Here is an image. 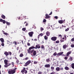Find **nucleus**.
<instances>
[{"instance_id": "obj_1", "label": "nucleus", "mask_w": 74, "mask_h": 74, "mask_svg": "<svg viewBox=\"0 0 74 74\" xmlns=\"http://www.w3.org/2000/svg\"><path fill=\"white\" fill-rule=\"evenodd\" d=\"M35 49V47L34 46H32L30 47L29 48V49L27 50V51L29 53H33V56H35L36 54V51H34V49L31 50V49Z\"/></svg>"}, {"instance_id": "obj_2", "label": "nucleus", "mask_w": 74, "mask_h": 74, "mask_svg": "<svg viewBox=\"0 0 74 74\" xmlns=\"http://www.w3.org/2000/svg\"><path fill=\"white\" fill-rule=\"evenodd\" d=\"M16 69H17V68H15L14 69H12L10 70H9L8 71V73L9 74H13L14 73H15V72H16Z\"/></svg>"}, {"instance_id": "obj_3", "label": "nucleus", "mask_w": 74, "mask_h": 74, "mask_svg": "<svg viewBox=\"0 0 74 74\" xmlns=\"http://www.w3.org/2000/svg\"><path fill=\"white\" fill-rule=\"evenodd\" d=\"M31 63V61L30 60L28 61L25 64V65H24V66H28L30 63Z\"/></svg>"}, {"instance_id": "obj_4", "label": "nucleus", "mask_w": 74, "mask_h": 74, "mask_svg": "<svg viewBox=\"0 0 74 74\" xmlns=\"http://www.w3.org/2000/svg\"><path fill=\"white\" fill-rule=\"evenodd\" d=\"M34 34V32H29L28 33V35L29 37H33V35Z\"/></svg>"}, {"instance_id": "obj_5", "label": "nucleus", "mask_w": 74, "mask_h": 74, "mask_svg": "<svg viewBox=\"0 0 74 74\" xmlns=\"http://www.w3.org/2000/svg\"><path fill=\"white\" fill-rule=\"evenodd\" d=\"M56 39H57V37L55 36L52 37L51 38V40L52 41H56Z\"/></svg>"}, {"instance_id": "obj_6", "label": "nucleus", "mask_w": 74, "mask_h": 74, "mask_svg": "<svg viewBox=\"0 0 74 74\" xmlns=\"http://www.w3.org/2000/svg\"><path fill=\"white\" fill-rule=\"evenodd\" d=\"M65 21V20H60L58 21V22L59 23H60V24H62V23H64V22Z\"/></svg>"}, {"instance_id": "obj_7", "label": "nucleus", "mask_w": 74, "mask_h": 74, "mask_svg": "<svg viewBox=\"0 0 74 74\" xmlns=\"http://www.w3.org/2000/svg\"><path fill=\"white\" fill-rule=\"evenodd\" d=\"M50 64H46L45 65V68H50Z\"/></svg>"}, {"instance_id": "obj_8", "label": "nucleus", "mask_w": 74, "mask_h": 74, "mask_svg": "<svg viewBox=\"0 0 74 74\" xmlns=\"http://www.w3.org/2000/svg\"><path fill=\"white\" fill-rule=\"evenodd\" d=\"M73 57H72L71 56H70L68 60L69 61V62H71L72 61V60H73Z\"/></svg>"}, {"instance_id": "obj_9", "label": "nucleus", "mask_w": 74, "mask_h": 74, "mask_svg": "<svg viewBox=\"0 0 74 74\" xmlns=\"http://www.w3.org/2000/svg\"><path fill=\"white\" fill-rule=\"evenodd\" d=\"M46 17H45V19H48L50 18V16L48 15L47 14H45Z\"/></svg>"}, {"instance_id": "obj_10", "label": "nucleus", "mask_w": 74, "mask_h": 74, "mask_svg": "<svg viewBox=\"0 0 74 74\" xmlns=\"http://www.w3.org/2000/svg\"><path fill=\"white\" fill-rule=\"evenodd\" d=\"M46 35H47V36H49L50 35V33L49 31H47L46 33Z\"/></svg>"}, {"instance_id": "obj_11", "label": "nucleus", "mask_w": 74, "mask_h": 74, "mask_svg": "<svg viewBox=\"0 0 74 74\" xmlns=\"http://www.w3.org/2000/svg\"><path fill=\"white\" fill-rule=\"evenodd\" d=\"M68 47V46H67V45H64L63 46V49H66V48H67Z\"/></svg>"}, {"instance_id": "obj_12", "label": "nucleus", "mask_w": 74, "mask_h": 74, "mask_svg": "<svg viewBox=\"0 0 74 74\" xmlns=\"http://www.w3.org/2000/svg\"><path fill=\"white\" fill-rule=\"evenodd\" d=\"M38 45H36V47H35V49H37V48H38V49H39V48H40V45H39L38 46Z\"/></svg>"}, {"instance_id": "obj_13", "label": "nucleus", "mask_w": 74, "mask_h": 74, "mask_svg": "<svg viewBox=\"0 0 74 74\" xmlns=\"http://www.w3.org/2000/svg\"><path fill=\"white\" fill-rule=\"evenodd\" d=\"M4 55H5L6 56H8L9 55V54L8 53V52H7V51H5L4 53Z\"/></svg>"}, {"instance_id": "obj_14", "label": "nucleus", "mask_w": 74, "mask_h": 74, "mask_svg": "<svg viewBox=\"0 0 74 74\" xmlns=\"http://www.w3.org/2000/svg\"><path fill=\"white\" fill-rule=\"evenodd\" d=\"M63 52H60V53H58L57 54V55H58V56H60V55H62V54H63Z\"/></svg>"}, {"instance_id": "obj_15", "label": "nucleus", "mask_w": 74, "mask_h": 74, "mask_svg": "<svg viewBox=\"0 0 74 74\" xmlns=\"http://www.w3.org/2000/svg\"><path fill=\"white\" fill-rule=\"evenodd\" d=\"M0 40L2 43L4 42V39H3V38H1L0 39Z\"/></svg>"}, {"instance_id": "obj_16", "label": "nucleus", "mask_w": 74, "mask_h": 74, "mask_svg": "<svg viewBox=\"0 0 74 74\" xmlns=\"http://www.w3.org/2000/svg\"><path fill=\"white\" fill-rule=\"evenodd\" d=\"M4 62L5 64H7L8 60H4Z\"/></svg>"}, {"instance_id": "obj_17", "label": "nucleus", "mask_w": 74, "mask_h": 74, "mask_svg": "<svg viewBox=\"0 0 74 74\" xmlns=\"http://www.w3.org/2000/svg\"><path fill=\"white\" fill-rule=\"evenodd\" d=\"M1 17L3 19H5V16H4V15H1Z\"/></svg>"}, {"instance_id": "obj_18", "label": "nucleus", "mask_w": 74, "mask_h": 74, "mask_svg": "<svg viewBox=\"0 0 74 74\" xmlns=\"http://www.w3.org/2000/svg\"><path fill=\"white\" fill-rule=\"evenodd\" d=\"M64 69L65 70H69L70 69V68L67 66H66L65 67Z\"/></svg>"}, {"instance_id": "obj_19", "label": "nucleus", "mask_w": 74, "mask_h": 74, "mask_svg": "<svg viewBox=\"0 0 74 74\" xmlns=\"http://www.w3.org/2000/svg\"><path fill=\"white\" fill-rule=\"evenodd\" d=\"M71 53V51L68 52L67 53L66 56H69V55H70V54Z\"/></svg>"}, {"instance_id": "obj_20", "label": "nucleus", "mask_w": 74, "mask_h": 74, "mask_svg": "<svg viewBox=\"0 0 74 74\" xmlns=\"http://www.w3.org/2000/svg\"><path fill=\"white\" fill-rule=\"evenodd\" d=\"M71 67L72 69H74V63H72L71 64Z\"/></svg>"}, {"instance_id": "obj_21", "label": "nucleus", "mask_w": 74, "mask_h": 74, "mask_svg": "<svg viewBox=\"0 0 74 74\" xmlns=\"http://www.w3.org/2000/svg\"><path fill=\"white\" fill-rule=\"evenodd\" d=\"M56 71H60V68L59 67H56Z\"/></svg>"}, {"instance_id": "obj_22", "label": "nucleus", "mask_w": 74, "mask_h": 74, "mask_svg": "<svg viewBox=\"0 0 74 74\" xmlns=\"http://www.w3.org/2000/svg\"><path fill=\"white\" fill-rule=\"evenodd\" d=\"M46 62H47L48 63L49 62H50V60L49 58L47 59H46Z\"/></svg>"}, {"instance_id": "obj_23", "label": "nucleus", "mask_w": 74, "mask_h": 74, "mask_svg": "<svg viewBox=\"0 0 74 74\" xmlns=\"http://www.w3.org/2000/svg\"><path fill=\"white\" fill-rule=\"evenodd\" d=\"M51 69L52 71H53V70H55V68L53 66H51Z\"/></svg>"}, {"instance_id": "obj_24", "label": "nucleus", "mask_w": 74, "mask_h": 74, "mask_svg": "<svg viewBox=\"0 0 74 74\" xmlns=\"http://www.w3.org/2000/svg\"><path fill=\"white\" fill-rule=\"evenodd\" d=\"M43 36V34L42 33L40 34L38 36V37H39L40 36H41V37H42Z\"/></svg>"}, {"instance_id": "obj_25", "label": "nucleus", "mask_w": 74, "mask_h": 74, "mask_svg": "<svg viewBox=\"0 0 74 74\" xmlns=\"http://www.w3.org/2000/svg\"><path fill=\"white\" fill-rule=\"evenodd\" d=\"M25 68H23V69L21 71V73H24V72H25Z\"/></svg>"}, {"instance_id": "obj_26", "label": "nucleus", "mask_w": 74, "mask_h": 74, "mask_svg": "<svg viewBox=\"0 0 74 74\" xmlns=\"http://www.w3.org/2000/svg\"><path fill=\"white\" fill-rule=\"evenodd\" d=\"M44 38H45V40H47L48 39V37L47 36H45L44 37Z\"/></svg>"}, {"instance_id": "obj_27", "label": "nucleus", "mask_w": 74, "mask_h": 74, "mask_svg": "<svg viewBox=\"0 0 74 74\" xmlns=\"http://www.w3.org/2000/svg\"><path fill=\"white\" fill-rule=\"evenodd\" d=\"M8 53L9 54V55H10V56H11V55H12V53H11V52H10V51H9L8 52Z\"/></svg>"}, {"instance_id": "obj_28", "label": "nucleus", "mask_w": 74, "mask_h": 74, "mask_svg": "<svg viewBox=\"0 0 74 74\" xmlns=\"http://www.w3.org/2000/svg\"><path fill=\"white\" fill-rule=\"evenodd\" d=\"M2 22L3 24H5V23H6V21L4 20H3L2 21Z\"/></svg>"}, {"instance_id": "obj_29", "label": "nucleus", "mask_w": 74, "mask_h": 74, "mask_svg": "<svg viewBox=\"0 0 74 74\" xmlns=\"http://www.w3.org/2000/svg\"><path fill=\"white\" fill-rule=\"evenodd\" d=\"M69 30V28H67V29H66L65 30V32H68Z\"/></svg>"}, {"instance_id": "obj_30", "label": "nucleus", "mask_w": 74, "mask_h": 74, "mask_svg": "<svg viewBox=\"0 0 74 74\" xmlns=\"http://www.w3.org/2000/svg\"><path fill=\"white\" fill-rule=\"evenodd\" d=\"M20 57H23V54H21L19 55Z\"/></svg>"}, {"instance_id": "obj_31", "label": "nucleus", "mask_w": 74, "mask_h": 74, "mask_svg": "<svg viewBox=\"0 0 74 74\" xmlns=\"http://www.w3.org/2000/svg\"><path fill=\"white\" fill-rule=\"evenodd\" d=\"M22 30H23V31H24V32H25V31L26 30V28H23L22 29Z\"/></svg>"}, {"instance_id": "obj_32", "label": "nucleus", "mask_w": 74, "mask_h": 74, "mask_svg": "<svg viewBox=\"0 0 74 74\" xmlns=\"http://www.w3.org/2000/svg\"><path fill=\"white\" fill-rule=\"evenodd\" d=\"M13 44H15V45H17L18 44L17 42H16L15 41H14V42H13Z\"/></svg>"}, {"instance_id": "obj_33", "label": "nucleus", "mask_w": 74, "mask_h": 74, "mask_svg": "<svg viewBox=\"0 0 74 74\" xmlns=\"http://www.w3.org/2000/svg\"><path fill=\"white\" fill-rule=\"evenodd\" d=\"M60 42H59V40H58L57 41H56V44H58V43H59Z\"/></svg>"}, {"instance_id": "obj_34", "label": "nucleus", "mask_w": 74, "mask_h": 74, "mask_svg": "<svg viewBox=\"0 0 74 74\" xmlns=\"http://www.w3.org/2000/svg\"><path fill=\"white\" fill-rule=\"evenodd\" d=\"M41 48L42 49H44L45 48V47H44V45H42L41 46Z\"/></svg>"}, {"instance_id": "obj_35", "label": "nucleus", "mask_w": 74, "mask_h": 74, "mask_svg": "<svg viewBox=\"0 0 74 74\" xmlns=\"http://www.w3.org/2000/svg\"><path fill=\"white\" fill-rule=\"evenodd\" d=\"M7 25H10V23L8 22L7 21L6 22Z\"/></svg>"}, {"instance_id": "obj_36", "label": "nucleus", "mask_w": 74, "mask_h": 74, "mask_svg": "<svg viewBox=\"0 0 74 74\" xmlns=\"http://www.w3.org/2000/svg\"><path fill=\"white\" fill-rule=\"evenodd\" d=\"M3 34L6 35V36H8V34L7 33L5 32L4 33H3Z\"/></svg>"}, {"instance_id": "obj_37", "label": "nucleus", "mask_w": 74, "mask_h": 74, "mask_svg": "<svg viewBox=\"0 0 74 74\" xmlns=\"http://www.w3.org/2000/svg\"><path fill=\"white\" fill-rule=\"evenodd\" d=\"M11 64L12 65L13 67L14 66V62H12V63H11Z\"/></svg>"}, {"instance_id": "obj_38", "label": "nucleus", "mask_w": 74, "mask_h": 74, "mask_svg": "<svg viewBox=\"0 0 74 74\" xmlns=\"http://www.w3.org/2000/svg\"><path fill=\"white\" fill-rule=\"evenodd\" d=\"M57 54V53H56V52L53 53V56H56V55Z\"/></svg>"}, {"instance_id": "obj_39", "label": "nucleus", "mask_w": 74, "mask_h": 74, "mask_svg": "<svg viewBox=\"0 0 74 74\" xmlns=\"http://www.w3.org/2000/svg\"><path fill=\"white\" fill-rule=\"evenodd\" d=\"M16 49L17 51H18V50H19V47H17L16 48Z\"/></svg>"}, {"instance_id": "obj_40", "label": "nucleus", "mask_w": 74, "mask_h": 74, "mask_svg": "<svg viewBox=\"0 0 74 74\" xmlns=\"http://www.w3.org/2000/svg\"><path fill=\"white\" fill-rule=\"evenodd\" d=\"M7 65L8 66H10V65H11V63H7Z\"/></svg>"}, {"instance_id": "obj_41", "label": "nucleus", "mask_w": 74, "mask_h": 74, "mask_svg": "<svg viewBox=\"0 0 74 74\" xmlns=\"http://www.w3.org/2000/svg\"><path fill=\"white\" fill-rule=\"evenodd\" d=\"M38 63V62L37 61H34V64H37V63Z\"/></svg>"}, {"instance_id": "obj_42", "label": "nucleus", "mask_w": 74, "mask_h": 74, "mask_svg": "<svg viewBox=\"0 0 74 74\" xmlns=\"http://www.w3.org/2000/svg\"><path fill=\"white\" fill-rule=\"evenodd\" d=\"M71 47L72 48H74V45H73V44L71 45Z\"/></svg>"}, {"instance_id": "obj_43", "label": "nucleus", "mask_w": 74, "mask_h": 74, "mask_svg": "<svg viewBox=\"0 0 74 74\" xmlns=\"http://www.w3.org/2000/svg\"><path fill=\"white\" fill-rule=\"evenodd\" d=\"M58 38L59 37H61V38L62 36V35L61 34H60L59 35H58Z\"/></svg>"}, {"instance_id": "obj_44", "label": "nucleus", "mask_w": 74, "mask_h": 74, "mask_svg": "<svg viewBox=\"0 0 74 74\" xmlns=\"http://www.w3.org/2000/svg\"><path fill=\"white\" fill-rule=\"evenodd\" d=\"M60 41L61 42H64V40L61 39L60 40Z\"/></svg>"}, {"instance_id": "obj_45", "label": "nucleus", "mask_w": 74, "mask_h": 74, "mask_svg": "<svg viewBox=\"0 0 74 74\" xmlns=\"http://www.w3.org/2000/svg\"><path fill=\"white\" fill-rule=\"evenodd\" d=\"M46 19H44L43 20V23H44L45 22H46Z\"/></svg>"}, {"instance_id": "obj_46", "label": "nucleus", "mask_w": 74, "mask_h": 74, "mask_svg": "<svg viewBox=\"0 0 74 74\" xmlns=\"http://www.w3.org/2000/svg\"><path fill=\"white\" fill-rule=\"evenodd\" d=\"M44 30V28H43L41 27H40V30H41V31H42V30Z\"/></svg>"}, {"instance_id": "obj_47", "label": "nucleus", "mask_w": 74, "mask_h": 74, "mask_svg": "<svg viewBox=\"0 0 74 74\" xmlns=\"http://www.w3.org/2000/svg\"><path fill=\"white\" fill-rule=\"evenodd\" d=\"M60 70H61L62 71H63V67H62L60 68Z\"/></svg>"}, {"instance_id": "obj_48", "label": "nucleus", "mask_w": 74, "mask_h": 74, "mask_svg": "<svg viewBox=\"0 0 74 74\" xmlns=\"http://www.w3.org/2000/svg\"><path fill=\"white\" fill-rule=\"evenodd\" d=\"M55 72H53L51 73L50 74H55Z\"/></svg>"}, {"instance_id": "obj_49", "label": "nucleus", "mask_w": 74, "mask_h": 74, "mask_svg": "<svg viewBox=\"0 0 74 74\" xmlns=\"http://www.w3.org/2000/svg\"><path fill=\"white\" fill-rule=\"evenodd\" d=\"M67 59H68V58H67V57H65L64 59H65V60H67Z\"/></svg>"}, {"instance_id": "obj_50", "label": "nucleus", "mask_w": 74, "mask_h": 74, "mask_svg": "<svg viewBox=\"0 0 74 74\" xmlns=\"http://www.w3.org/2000/svg\"><path fill=\"white\" fill-rule=\"evenodd\" d=\"M55 18V19H58V16H55L54 17Z\"/></svg>"}, {"instance_id": "obj_51", "label": "nucleus", "mask_w": 74, "mask_h": 74, "mask_svg": "<svg viewBox=\"0 0 74 74\" xmlns=\"http://www.w3.org/2000/svg\"><path fill=\"white\" fill-rule=\"evenodd\" d=\"M71 40L72 41H74V38H73L71 39Z\"/></svg>"}, {"instance_id": "obj_52", "label": "nucleus", "mask_w": 74, "mask_h": 74, "mask_svg": "<svg viewBox=\"0 0 74 74\" xmlns=\"http://www.w3.org/2000/svg\"><path fill=\"white\" fill-rule=\"evenodd\" d=\"M27 45L28 46H30V44L29 43H27Z\"/></svg>"}, {"instance_id": "obj_53", "label": "nucleus", "mask_w": 74, "mask_h": 74, "mask_svg": "<svg viewBox=\"0 0 74 74\" xmlns=\"http://www.w3.org/2000/svg\"><path fill=\"white\" fill-rule=\"evenodd\" d=\"M1 45L2 46H3V47L4 46V43H2L1 44Z\"/></svg>"}, {"instance_id": "obj_54", "label": "nucleus", "mask_w": 74, "mask_h": 74, "mask_svg": "<svg viewBox=\"0 0 74 74\" xmlns=\"http://www.w3.org/2000/svg\"><path fill=\"white\" fill-rule=\"evenodd\" d=\"M16 63H19V60H16Z\"/></svg>"}, {"instance_id": "obj_55", "label": "nucleus", "mask_w": 74, "mask_h": 74, "mask_svg": "<svg viewBox=\"0 0 74 74\" xmlns=\"http://www.w3.org/2000/svg\"><path fill=\"white\" fill-rule=\"evenodd\" d=\"M41 73H42V72H41V71H39L38 72V74H41Z\"/></svg>"}, {"instance_id": "obj_56", "label": "nucleus", "mask_w": 74, "mask_h": 74, "mask_svg": "<svg viewBox=\"0 0 74 74\" xmlns=\"http://www.w3.org/2000/svg\"><path fill=\"white\" fill-rule=\"evenodd\" d=\"M25 73H27V70H25L24 71Z\"/></svg>"}, {"instance_id": "obj_57", "label": "nucleus", "mask_w": 74, "mask_h": 74, "mask_svg": "<svg viewBox=\"0 0 74 74\" xmlns=\"http://www.w3.org/2000/svg\"><path fill=\"white\" fill-rule=\"evenodd\" d=\"M29 59V58H28V57H26V58L25 59V60H27V59Z\"/></svg>"}, {"instance_id": "obj_58", "label": "nucleus", "mask_w": 74, "mask_h": 74, "mask_svg": "<svg viewBox=\"0 0 74 74\" xmlns=\"http://www.w3.org/2000/svg\"><path fill=\"white\" fill-rule=\"evenodd\" d=\"M4 66L5 67H8L7 64H5V65H4Z\"/></svg>"}, {"instance_id": "obj_59", "label": "nucleus", "mask_w": 74, "mask_h": 74, "mask_svg": "<svg viewBox=\"0 0 74 74\" xmlns=\"http://www.w3.org/2000/svg\"><path fill=\"white\" fill-rule=\"evenodd\" d=\"M3 19H0V22H3Z\"/></svg>"}, {"instance_id": "obj_60", "label": "nucleus", "mask_w": 74, "mask_h": 74, "mask_svg": "<svg viewBox=\"0 0 74 74\" xmlns=\"http://www.w3.org/2000/svg\"><path fill=\"white\" fill-rule=\"evenodd\" d=\"M52 14V12H51L49 14V15H51V14Z\"/></svg>"}, {"instance_id": "obj_61", "label": "nucleus", "mask_w": 74, "mask_h": 74, "mask_svg": "<svg viewBox=\"0 0 74 74\" xmlns=\"http://www.w3.org/2000/svg\"><path fill=\"white\" fill-rule=\"evenodd\" d=\"M2 32H3V34L5 33V32L3 30H2Z\"/></svg>"}, {"instance_id": "obj_62", "label": "nucleus", "mask_w": 74, "mask_h": 74, "mask_svg": "<svg viewBox=\"0 0 74 74\" xmlns=\"http://www.w3.org/2000/svg\"><path fill=\"white\" fill-rule=\"evenodd\" d=\"M17 18H18V19H21V17H17Z\"/></svg>"}, {"instance_id": "obj_63", "label": "nucleus", "mask_w": 74, "mask_h": 74, "mask_svg": "<svg viewBox=\"0 0 74 74\" xmlns=\"http://www.w3.org/2000/svg\"><path fill=\"white\" fill-rule=\"evenodd\" d=\"M28 25V24L27 23L25 25L26 26H27Z\"/></svg>"}, {"instance_id": "obj_64", "label": "nucleus", "mask_w": 74, "mask_h": 74, "mask_svg": "<svg viewBox=\"0 0 74 74\" xmlns=\"http://www.w3.org/2000/svg\"><path fill=\"white\" fill-rule=\"evenodd\" d=\"M70 74H74V73H70Z\"/></svg>"}]
</instances>
